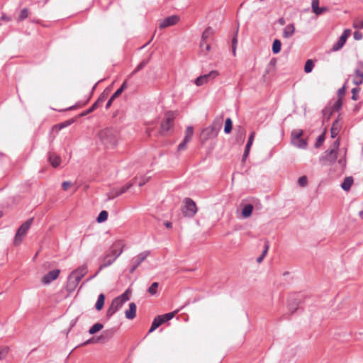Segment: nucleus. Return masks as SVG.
<instances>
[{
    "instance_id": "obj_34",
    "label": "nucleus",
    "mask_w": 363,
    "mask_h": 363,
    "mask_svg": "<svg viewBox=\"0 0 363 363\" xmlns=\"http://www.w3.org/2000/svg\"><path fill=\"white\" fill-rule=\"evenodd\" d=\"M179 311V310L177 309L174 311L162 315L160 316L162 317V320H164V323H165L166 321L172 319Z\"/></svg>"
},
{
    "instance_id": "obj_54",
    "label": "nucleus",
    "mask_w": 363,
    "mask_h": 363,
    "mask_svg": "<svg viewBox=\"0 0 363 363\" xmlns=\"http://www.w3.org/2000/svg\"><path fill=\"white\" fill-rule=\"evenodd\" d=\"M363 38V34L359 31H355L354 33V38L356 40H360Z\"/></svg>"
},
{
    "instance_id": "obj_40",
    "label": "nucleus",
    "mask_w": 363,
    "mask_h": 363,
    "mask_svg": "<svg viewBox=\"0 0 363 363\" xmlns=\"http://www.w3.org/2000/svg\"><path fill=\"white\" fill-rule=\"evenodd\" d=\"M133 184L134 182H128L126 184L119 188L120 190L118 194H123V193L127 191L130 187H132Z\"/></svg>"
},
{
    "instance_id": "obj_1",
    "label": "nucleus",
    "mask_w": 363,
    "mask_h": 363,
    "mask_svg": "<svg viewBox=\"0 0 363 363\" xmlns=\"http://www.w3.org/2000/svg\"><path fill=\"white\" fill-rule=\"evenodd\" d=\"M87 272V267L86 265H82L72 272L68 277L67 289L70 291L75 289Z\"/></svg>"
},
{
    "instance_id": "obj_15",
    "label": "nucleus",
    "mask_w": 363,
    "mask_h": 363,
    "mask_svg": "<svg viewBox=\"0 0 363 363\" xmlns=\"http://www.w3.org/2000/svg\"><path fill=\"white\" fill-rule=\"evenodd\" d=\"M320 1L319 0H312L311 2V9L312 11L317 16L321 15L325 12L328 11V7H320L319 6Z\"/></svg>"
},
{
    "instance_id": "obj_3",
    "label": "nucleus",
    "mask_w": 363,
    "mask_h": 363,
    "mask_svg": "<svg viewBox=\"0 0 363 363\" xmlns=\"http://www.w3.org/2000/svg\"><path fill=\"white\" fill-rule=\"evenodd\" d=\"M182 212L185 217H194L197 212L196 203L191 199L186 198L184 200V206L182 208Z\"/></svg>"
},
{
    "instance_id": "obj_12",
    "label": "nucleus",
    "mask_w": 363,
    "mask_h": 363,
    "mask_svg": "<svg viewBox=\"0 0 363 363\" xmlns=\"http://www.w3.org/2000/svg\"><path fill=\"white\" fill-rule=\"evenodd\" d=\"M353 83L355 85H360L363 83V62H359V68L354 71Z\"/></svg>"
},
{
    "instance_id": "obj_21",
    "label": "nucleus",
    "mask_w": 363,
    "mask_h": 363,
    "mask_svg": "<svg viewBox=\"0 0 363 363\" xmlns=\"http://www.w3.org/2000/svg\"><path fill=\"white\" fill-rule=\"evenodd\" d=\"M341 128V124L340 123L338 120H336L333 122L331 129L330 134L331 137L335 138L339 133Z\"/></svg>"
},
{
    "instance_id": "obj_55",
    "label": "nucleus",
    "mask_w": 363,
    "mask_h": 363,
    "mask_svg": "<svg viewBox=\"0 0 363 363\" xmlns=\"http://www.w3.org/2000/svg\"><path fill=\"white\" fill-rule=\"evenodd\" d=\"M72 183L70 182H64L62 186L65 191H67L69 187L72 186Z\"/></svg>"
},
{
    "instance_id": "obj_41",
    "label": "nucleus",
    "mask_w": 363,
    "mask_h": 363,
    "mask_svg": "<svg viewBox=\"0 0 363 363\" xmlns=\"http://www.w3.org/2000/svg\"><path fill=\"white\" fill-rule=\"evenodd\" d=\"M158 286L159 284L157 282L152 283L147 290L148 293L151 295H155L157 291Z\"/></svg>"
},
{
    "instance_id": "obj_62",
    "label": "nucleus",
    "mask_w": 363,
    "mask_h": 363,
    "mask_svg": "<svg viewBox=\"0 0 363 363\" xmlns=\"http://www.w3.org/2000/svg\"><path fill=\"white\" fill-rule=\"evenodd\" d=\"M113 100H114V99H112V97H111V98L109 99V100L108 101V102H107V104H106V108L107 109H108V108L111 106V104H112V102H113Z\"/></svg>"
},
{
    "instance_id": "obj_18",
    "label": "nucleus",
    "mask_w": 363,
    "mask_h": 363,
    "mask_svg": "<svg viewBox=\"0 0 363 363\" xmlns=\"http://www.w3.org/2000/svg\"><path fill=\"white\" fill-rule=\"evenodd\" d=\"M136 305L132 302L129 304V309L125 312V318L130 320L133 319L136 315Z\"/></svg>"
},
{
    "instance_id": "obj_28",
    "label": "nucleus",
    "mask_w": 363,
    "mask_h": 363,
    "mask_svg": "<svg viewBox=\"0 0 363 363\" xmlns=\"http://www.w3.org/2000/svg\"><path fill=\"white\" fill-rule=\"evenodd\" d=\"M353 184V178L352 177H345L343 182L341 184V187L345 191H349Z\"/></svg>"
},
{
    "instance_id": "obj_9",
    "label": "nucleus",
    "mask_w": 363,
    "mask_h": 363,
    "mask_svg": "<svg viewBox=\"0 0 363 363\" xmlns=\"http://www.w3.org/2000/svg\"><path fill=\"white\" fill-rule=\"evenodd\" d=\"M351 33L352 32H351L350 29H345L343 31L342 34L339 38L337 42L333 45L332 50L333 51H337V50H340L343 47V45L345 44L348 37L350 36Z\"/></svg>"
},
{
    "instance_id": "obj_10",
    "label": "nucleus",
    "mask_w": 363,
    "mask_h": 363,
    "mask_svg": "<svg viewBox=\"0 0 363 363\" xmlns=\"http://www.w3.org/2000/svg\"><path fill=\"white\" fill-rule=\"evenodd\" d=\"M179 21V17L177 15L170 16L167 18H164L160 21L159 27L161 29L167 28L169 26H174L177 24Z\"/></svg>"
},
{
    "instance_id": "obj_64",
    "label": "nucleus",
    "mask_w": 363,
    "mask_h": 363,
    "mask_svg": "<svg viewBox=\"0 0 363 363\" xmlns=\"http://www.w3.org/2000/svg\"><path fill=\"white\" fill-rule=\"evenodd\" d=\"M164 225L166 226V228H172V223L169 222V221H166L164 223Z\"/></svg>"
},
{
    "instance_id": "obj_33",
    "label": "nucleus",
    "mask_w": 363,
    "mask_h": 363,
    "mask_svg": "<svg viewBox=\"0 0 363 363\" xmlns=\"http://www.w3.org/2000/svg\"><path fill=\"white\" fill-rule=\"evenodd\" d=\"M314 67V62L313 60H308L304 66V72L306 73H310L312 72L313 69Z\"/></svg>"
},
{
    "instance_id": "obj_26",
    "label": "nucleus",
    "mask_w": 363,
    "mask_h": 363,
    "mask_svg": "<svg viewBox=\"0 0 363 363\" xmlns=\"http://www.w3.org/2000/svg\"><path fill=\"white\" fill-rule=\"evenodd\" d=\"M253 208L252 204L245 205L242 210V216L245 218H249L252 215Z\"/></svg>"
},
{
    "instance_id": "obj_48",
    "label": "nucleus",
    "mask_w": 363,
    "mask_h": 363,
    "mask_svg": "<svg viewBox=\"0 0 363 363\" xmlns=\"http://www.w3.org/2000/svg\"><path fill=\"white\" fill-rule=\"evenodd\" d=\"M237 43H238V38H237V34H236L232 40V48H233V55H235V54H236Z\"/></svg>"
},
{
    "instance_id": "obj_24",
    "label": "nucleus",
    "mask_w": 363,
    "mask_h": 363,
    "mask_svg": "<svg viewBox=\"0 0 363 363\" xmlns=\"http://www.w3.org/2000/svg\"><path fill=\"white\" fill-rule=\"evenodd\" d=\"M108 97V94L103 92L97 101L91 106V109H96L98 107L101 106Z\"/></svg>"
},
{
    "instance_id": "obj_8",
    "label": "nucleus",
    "mask_w": 363,
    "mask_h": 363,
    "mask_svg": "<svg viewBox=\"0 0 363 363\" xmlns=\"http://www.w3.org/2000/svg\"><path fill=\"white\" fill-rule=\"evenodd\" d=\"M149 255V251H144L134 257L131 260L132 267L130 269V273H133L146 259Z\"/></svg>"
},
{
    "instance_id": "obj_63",
    "label": "nucleus",
    "mask_w": 363,
    "mask_h": 363,
    "mask_svg": "<svg viewBox=\"0 0 363 363\" xmlns=\"http://www.w3.org/2000/svg\"><path fill=\"white\" fill-rule=\"evenodd\" d=\"M95 109H91V106L85 112H84L83 113H82V116H85L86 114H88L92 111H94Z\"/></svg>"
},
{
    "instance_id": "obj_53",
    "label": "nucleus",
    "mask_w": 363,
    "mask_h": 363,
    "mask_svg": "<svg viewBox=\"0 0 363 363\" xmlns=\"http://www.w3.org/2000/svg\"><path fill=\"white\" fill-rule=\"evenodd\" d=\"M324 140H325L324 135H320V136L318 138L317 141H316V143H315V147H320V146L323 144V143Z\"/></svg>"
},
{
    "instance_id": "obj_58",
    "label": "nucleus",
    "mask_w": 363,
    "mask_h": 363,
    "mask_svg": "<svg viewBox=\"0 0 363 363\" xmlns=\"http://www.w3.org/2000/svg\"><path fill=\"white\" fill-rule=\"evenodd\" d=\"M268 250H269V245L267 242H266L265 244V246H264V250L262 252V254L261 255V257H262L263 258H264V257L267 255V252H268Z\"/></svg>"
},
{
    "instance_id": "obj_29",
    "label": "nucleus",
    "mask_w": 363,
    "mask_h": 363,
    "mask_svg": "<svg viewBox=\"0 0 363 363\" xmlns=\"http://www.w3.org/2000/svg\"><path fill=\"white\" fill-rule=\"evenodd\" d=\"M105 301V296L104 294H99L97 301L95 305V308L97 311H101L104 305Z\"/></svg>"
},
{
    "instance_id": "obj_23",
    "label": "nucleus",
    "mask_w": 363,
    "mask_h": 363,
    "mask_svg": "<svg viewBox=\"0 0 363 363\" xmlns=\"http://www.w3.org/2000/svg\"><path fill=\"white\" fill-rule=\"evenodd\" d=\"M219 75V72L216 70H212L209 73L201 75L206 83L215 79Z\"/></svg>"
},
{
    "instance_id": "obj_42",
    "label": "nucleus",
    "mask_w": 363,
    "mask_h": 363,
    "mask_svg": "<svg viewBox=\"0 0 363 363\" xmlns=\"http://www.w3.org/2000/svg\"><path fill=\"white\" fill-rule=\"evenodd\" d=\"M303 135V130L301 129H295L291 133V139L301 138Z\"/></svg>"
},
{
    "instance_id": "obj_20",
    "label": "nucleus",
    "mask_w": 363,
    "mask_h": 363,
    "mask_svg": "<svg viewBox=\"0 0 363 363\" xmlns=\"http://www.w3.org/2000/svg\"><path fill=\"white\" fill-rule=\"evenodd\" d=\"M48 160L53 167H58L61 162L60 157L53 152L49 153Z\"/></svg>"
},
{
    "instance_id": "obj_16",
    "label": "nucleus",
    "mask_w": 363,
    "mask_h": 363,
    "mask_svg": "<svg viewBox=\"0 0 363 363\" xmlns=\"http://www.w3.org/2000/svg\"><path fill=\"white\" fill-rule=\"evenodd\" d=\"M115 260V258H113L110 254L106 255L101 259V264H100L99 270L95 274L94 277L96 276L99 274V272L101 271L104 268L112 264V263H113Z\"/></svg>"
},
{
    "instance_id": "obj_6",
    "label": "nucleus",
    "mask_w": 363,
    "mask_h": 363,
    "mask_svg": "<svg viewBox=\"0 0 363 363\" xmlns=\"http://www.w3.org/2000/svg\"><path fill=\"white\" fill-rule=\"evenodd\" d=\"M339 140H335L333 144L334 148L330 151H326L325 152V155L320 158V162H322L323 164H325V163L324 162L325 161H327L330 163L335 162L337 158V148L339 147Z\"/></svg>"
},
{
    "instance_id": "obj_44",
    "label": "nucleus",
    "mask_w": 363,
    "mask_h": 363,
    "mask_svg": "<svg viewBox=\"0 0 363 363\" xmlns=\"http://www.w3.org/2000/svg\"><path fill=\"white\" fill-rule=\"evenodd\" d=\"M105 340L104 335L96 337V338H91L87 340L84 344H89L93 342H104Z\"/></svg>"
},
{
    "instance_id": "obj_49",
    "label": "nucleus",
    "mask_w": 363,
    "mask_h": 363,
    "mask_svg": "<svg viewBox=\"0 0 363 363\" xmlns=\"http://www.w3.org/2000/svg\"><path fill=\"white\" fill-rule=\"evenodd\" d=\"M359 91V88H353L352 89V99L354 100V101H357L358 99V93Z\"/></svg>"
},
{
    "instance_id": "obj_51",
    "label": "nucleus",
    "mask_w": 363,
    "mask_h": 363,
    "mask_svg": "<svg viewBox=\"0 0 363 363\" xmlns=\"http://www.w3.org/2000/svg\"><path fill=\"white\" fill-rule=\"evenodd\" d=\"M206 84V82L204 81V79H203L202 76H200L199 77H197L196 79H195V84L198 86H202L203 84Z\"/></svg>"
},
{
    "instance_id": "obj_61",
    "label": "nucleus",
    "mask_w": 363,
    "mask_h": 363,
    "mask_svg": "<svg viewBox=\"0 0 363 363\" xmlns=\"http://www.w3.org/2000/svg\"><path fill=\"white\" fill-rule=\"evenodd\" d=\"M1 19H2L3 21H11V17H10V16H6V15H3V16H1Z\"/></svg>"
},
{
    "instance_id": "obj_14",
    "label": "nucleus",
    "mask_w": 363,
    "mask_h": 363,
    "mask_svg": "<svg viewBox=\"0 0 363 363\" xmlns=\"http://www.w3.org/2000/svg\"><path fill=\"white\" fill-rule=\"evenodd\" d=\"M60 273V271L59 269H54L49 272L43 277L42 282L44 284H49L59 277Z\"/></svg>"
},
{
    "instance_id": "obj_22",
    "label": "nucleus",
    "mask_w": 363,
    "mask_h": 363,
    "mask_svg": "<svg viewBox=\"0 0 363 363\" xmlns=\"http://www.w3.org/2000/svg\"><path fill=\"white\" fill-rule=\"evenodd\" d=\"M162 323H164V320H162V318L160 315H157V317H155L152 323V325L149 330V333L153 332L158 327H160Z\"/></svg>"
},
{
    "instance_id": "obj_56",
    "label": "nucleus",
    "mask_w": 363,
    "mask_h": 363,
    "mask_svg": "<svg viewBox=\"0 0 363 363\" xmlns=\"http://www.w3.org/2000/svg\"><path fill=\"white\" fill-rule=\"evenodd\" d=\"M188 143L189 142H185V140H183V141L178 145V150L180 151V150L186 149V144Z\"/></svg>"
},
{
    "instance_id": "obj_43",
    "label": "nucleus",
    "mask_w": 363,
    "mask_h": 363,
    "mask_svg": "<svg viewBox=\"0 0 363 363\" xmlns=\"http://www.w3.org/2000/svg\"><path fill=\"white\" fill-rule=\"evenodd\" d=\"M120 189L119 188H114L108 194V199H113L114 198L120 196L121 194H118Z\"/></svg>"
},
{
    "instance_id": "obj_32",
    "label": "nucleus",
    "mask_w": 363,
    "mask_h": 363,
    "mask_svg": "<svg viewBox=\"0 0 363 363\" xmlns=\"http://www.w3.org/2000/svg\"><path fill=\"white\" fill-rule=\"evenodd\" d=\"M73 121H66L63 123H61L60 124H57V125H55L53 126L52 129L53 130H55L57 131H59L61 129L65 128V127H67L69 126V125H71Z\"/></svg>"
},
{
    "instance_id": "obj_57",
    "label": "nucleus",
    "mask_w": 363,
    "mask_h": 363,
    "mask_svg": "<svg viewBox=\"0 0 363 363\" xmlns=\"http://www.w3.org/2000/svg\"><path fill=\"white\" fill-rule=\"evenodd\" d=\"M296 305H297V303H295V304H293L292 303H289V310L291 313H294L297 310Z\"/></svg>"
},
{
    "instance_id": "obj_17",
    "label": "nucleus",
    "mask_w": 363,
    "mask_h": 363,
    "mask_svg": "<svg viewBox=\"0 0 363 363\" xmlns=\"http://www.w3.org/2000/svg\"><path fill=\"white\" fill-rule=\"evenodd\" d=\"M295 33V26L293 23L288 24L283 30L282 36L284 38H289Z\"/></svg>"
},
{
    "instance_id": "obj_13",
    "label": "nucleus",
    "mask_w": 363,
    "mask_h": 363,
    "mask_svg": "<svg viewBox=\"0 0 363 363\" xmlns=\"http://www.w3.org/2000/svg\"><path fill=\"white\" fill-rule=\"evenodd\" d=\"M123 304L121 303V299H118L117 298H114L112 301L111 306L107 310V316H112L117 311H118L123 306Z\"/></svg>"
},
{
    "instance_id": "obj_37",
    "label": "nucleus",
    "mask_w": 363,
    "mask_h": 363,
    "mask_svg": "<svg viewBox=\"0 0 363 363\" xmlns=\"http://www.w3.org/2000/svg\"><path fill=\"white\" fill-rule=\"evenodd\" d=\"M148 62L149 60H144L142 62H140L133 71L132 74H135V73L141 70Z\"/></svg>"
},
{
    "instance_id": "obj_52",
    "label": "nucleus",
    "mask_w": 363,
    "mask_h": 363,
    "mask_svg": "<svg viewBox=\"0 0 363 363\" xmlns=\"http://www.w3.org/2000/svg\"><path fill=\"white\" fill-rule=\"evenodd\" d=\"M211 44L208 42L204 43L203 51L201 50V52L203 53V55H206L211 50Z\"/></svg>"
},
{
    "instance_id": "obj_36",
    "label": "nucleus",
    "mask_w": 363,
    "mask_h": 363,
    "mask_svg": "<svg viewBox=\"0 0 363 363\" xmlns=\"http://www.w3.org/2000/svg\"><path fill=\"white\" fill-rule=\"evenodd\" d=\"M233 127V123L230 118H227L225 121L224 131L225 133H230Z\"/></svg>"
},
{
    "instance_id": "obj_45",
    "label": "nucleus",
    "mask_w": 363,
    "mask_h": 363,
    "mask_svg": "<svg viewBox=\"0 0 363 363\" xmlns=\"http://www.w3.org/2000/svg\"><path fill=\"white\" fill-rule=\"evenodd\" d=\"M28 10L27 9H22L18 18V21H21L26 19L28 16Z\"/></svg>"
},
{
    "instance_id": "obj_25",
    "label": "nucleus",
    "mask_w": 363,
    "mask_h": 363,
    "mask_svg": "<svg viewBox=\"0 0 363 363\" xmlns=\"http://www.w3.org/2000/svg\"><path fill=\"white\" fill-rule=\"evenodd\" d=\"M255 135V133H252L249 137V139H248V141L245 146V152L243 154V160L245 159L249 155L250 147H251L253 140H254Z\"/></svg>"
},
{
    "instance_id": "obj_31",
    "label": "nucleus",
    "mask_w": 363,
    "mask_h": 363,
    "mask_svg": "<svg viewBox=\"0 0 363 363\" xmlns=\"http://www.w3.org/2000/svg\"><path fill=\"white\" fill-rule=\"evenodd\" d=\"M193 134H194L193 127L188 126L185 131V136L184 138V140H185V142H189L191 140Z\"/></svg>"
},
{
    "instance_id": "obj_39",
    "label": "nucleus",
    "mask_w": 363,
    "mask_h": 363,
    "mask_svg": "<svg viewBox=\"0 0 363 363\" xmlns=\"http://www.w3.org/2000/svg\"><path fill=\"white\" fill-rule=\"evenodd\" d=\"M126 87V83L123 82L121 86L117 89L115 93L111 96L112 99H115L118 98L123 91L124 89Z\"/></svg>"
},
{
    "instance_id": "obj_60",
    "label": "nucleus",
    "mask_w": 363,
    "mask_h": 363,
    "mask_svg": "<svg viewBox=\"0 0 363 363\" xmlns=\"http://www.w3.org/2000/svg\"><path fill=\"white\" fill-rule=\"evenodd\" d=\"M342 106V101L340 99H338L335 104V108L339 109Z\"/></svg>"
},
{
    "instance_id": "obj_4",
    "label": "nucleus",
    "mask_w": 363,
    "mask_h": 363,
    "mask_svg": "<svg viewBox=\"0 0 363 363\" xmlns=\"http://www.w3.org/2000/svg\"><path fill=\"white\" fill-rule=\"evenodd\" d=\"M33 221V218H31L26 220L25 223H23L20 228L18 229L15 238H14V244L15 245H19L23 238L26 236L28 229L30 228V225H32Z\"/></svg>"
},
{
    "instance_id": "obj_50",
    "label": "nucleus",
    "mask_w": 363,
    "mask_h": 363,
    "mask_svg": "<svg viewBox=\"0 0 363 363\" xmlns=\"http://www.w3.org/2000/svg\"><path fill=\"white\" fill-rule=\"evenodd\" d=\"M118 299H121V303L124 304L126 301L129 300V297L127 294V292L123 293L121 296L116 297Z\"/></svg>"
},
{
    "instance_id": "obj_59",
    "label": "nucleus",
    "mask_w": 363,
    "mask_h": 363,
    "mask_svg": "<svg viewBox=\"0 0 363 363\" xmlns=\"http://www.w3.org/2000/svg\"><path fill=\"white\" fill-rule=\"evenodd\" d=\"M268 250H269V245L267 242H266L265 244V246H264V250L262 252V254L261 255V257H262L263 258H264V257L267 255V252H268Z\"/></svg>"
},
{
    "instance_id": "obj_11",
    "label": "nucleus",
    "mask_w": 363,
    "mask_h": 363,
    "mask_svg": "<svg viewBox=\"0 0 363 363\" xmlns=\"http://www.w3.org/2000/svg\"><path fill=\"white\" fill-rule=\"evenodd\" d=\"M214 35V30L211 27H208L202 33L200 43V50L203 51L204 43L212 40Z\"/></svg>"
},
{
    "instance_id": "obj_46",
    "label": "nucleus",
    "mask_w": 363,
    "mask_h": 363,
    "mask_svg": "<svg viewBox=\"0 0 363 363\" xmlns=\"http://www.w3.org/2000/svg\"><path fill=\"white\" fill-rule=\"evenodd\" d=\"M298 183L301 186H303V187L306 186L308 184L307 177L306 176L301 177L298 180Z\"/></svg>"
},
{
    "instance_id": "obj_27",
    "label": "nucleus",
    "mask_w": 363,
    "mask_h": 363,
    "mask_svg": "<svg viewBox=\"0 0 363 363\" xmlns=\"http://www.w3.org/2000/svg\"><path fill=\"white\" fill-rule=\"evenodd\" d=\"M291 143L294 146L301 149H305L307 146L306 141L301 138L298 139H291Z\"/></svg>"
},
{
    "instance_id": "obj_30",
    "label": "nucleus",
    "mask_w": 363,
    "mask_h": 363,
    "mask_svg": "<svg viewBox=\"0 0 363 363\" xmlns=\"http://www.w3.org/2000/svg\"><path fill=\"white\" fill-rule=\"evenodd\" d=\"M281 47V43L279 40L275 39L272 45V52L274 54H277L280 52Z\"/></svg>"
},
{
    "instance_id": "obj_35",
    "label": "nucleus",
    "mask_w": 363,
    "mask_h": 363,
    "mask_svg": "<svg viewBox=\"0 0 363 363\" xmlns=\"http://www.w3.org/2000/svg\"><path fill=\"white\" fill-rule=\"evenodd\" d=\"M103 325L101 323H97L94 324L90 329L89 330V333L91 335H93L99 331H100L103 328Z\"/></svg>"
},
{
    "instance_id": "obj_5",
    "label": "nucleus",
    "mask_w": 363,
    "mask_h": 363,
    "mask_svg": "<svg viewBox=\"0 0 363 363\" xmlns=\"http://www.w3.org/2000/svg\"><path fill=\"white\" fill-rule=\"evenodd\" d=\"M174 114L172 112H167L164 117V119L161 123L160 133L166 135L169 131L174 125Z\"/></svg>"
},
{
    "instance_id": "obj_38",
    "label": "nucleus",
    "mask_w": 363,
    "mask_h": 363,
    "mask_svg": "<svg viewBox=\"0 0 363 363\" xmlns=\"http://www.w3.org/2000/svg\"><path fill=\"white\" fill-rule=\"evenodd\" d=\"M108 218V213L106 211H102L100 212L99 216L97 217V222L103 223L106 221Z\"/></svg>"
},
{
    "instance_id": "obj_19",
    "label": "nucleus",
    "mask_w": 363,
    "mask_h": 363,
    "mask_svg": "<svg viewBox=\"0 0 363 363\" xmlns=\"http://www.w3.org/2000/svg\"><path fill=\"white\" fill-rule=\"evenodd\" d=\"M122 245V242L121 241H118L117 242H116L112 249L110 251V255L113 257L115 258V259H116L117 257H118L121 253L123 252V249H120V250H117L116 248L118 247H120Z\"/></svg>"
},
{
    "instance_id": "obj_47",
    "label": "nucleus",
    "mask_w": 363,
    "mask_h": 363,
    "mask_svg": "<svg viewBox=\"0 0 363 363\" xmlns=\"http://www.w3.org/2000/svg\"><path fill=\"white\" fill-rule=\"evenodd\" d=\"M353 27L354 28L362 29L363 28V21L356 19L353 23Z\"/></svg>"
},
{
    "instance_id": "obj_2",
    "label": "nucleus",
    "mask_w": 363,
    "mask_h": 363,
    "mask_svg": "<svg viewBox=\"0 0 363 363\" xmlns=\"http://www.w3.org/2000/svg\"><path fill=\"white\" fill-rule=\"evenodd\" d=\"M99 137L101 143L107 147H113L117 143V133L115 130L106 128L101 130Z\"/></svg>"
},
{
    "instance_id": "obj_7",
    "label": "nucleus",
    "mask_w": 363,
    "mask_h": 363,
    "mask_svg": "<svg viewBox=\"0 0 363 363\" xmlns=\"http://www.w3.org/2000/svg\"><path fill=\"white\" fill-rule=\"evenodd\" d=\"M222 121H223L222 118H220L219 119H216L211 126L206 128L203 130V133H206L208 137L217 136L218 133L221 128Z\"/></svg>"
}]
</instances>
